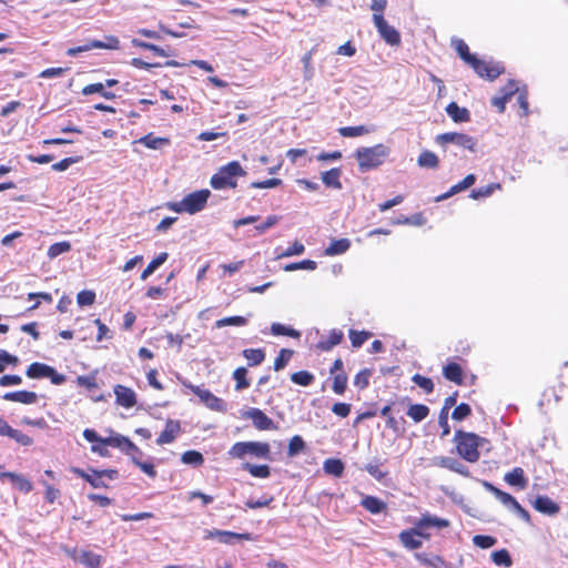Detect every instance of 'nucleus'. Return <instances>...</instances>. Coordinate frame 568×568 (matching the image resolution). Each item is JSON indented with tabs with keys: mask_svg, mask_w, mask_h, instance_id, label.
Instances as JSON below:
<instances>
[{
	"mask_svg": "<svg viewBox=\"0 0 568 568\" xmlns=\"http://www.w3.org/2000/svg\"><path fill=\"white\" fill-rule=\"evenodd\" d=\"M454 48L457 51L458 55L463 61H465L468 65L476 59V55L471 54L469 51L468 44L462 40L457 39L454 41Z\"/></svg>",
	"mask_w": 568,
	"mask_h": 568,
	"instance_id": "c9c22d12",
	"label": "nucleus"
},
{
	"mask_svg": "<svg viewBox=\"0 0 568 568\" xmlns=\"http://www.w3.org/2000/svg\"><path fill=\"white\" fill-rule=\"evenodd\" d=\"M95 302V293L90 290H83L77 295V303L79 306H91Z\"/></svg>",
	"mask_w": 568,
	"mask_h": 568,
	"instance_id": "4d7b16f0",
	"label": "nucleus"
},
{
	"mask_svg": "<svg viewBox=\"0 0 568 568\" xmlns=\"http://www.w3.org/2000/svg\"><path fill=\"white\" fill-rule=\"evenodd\" d=\"M305 251L304 245L295 241L290 247H287L283 253L278 254V257H288L293 255H300L303 254Z\"/></svg>",
	"mask_w": 568,
	"mask_h": 568,
	"instance_id": "774afa93",
	"label": "nucleus"
},
{
	"mask_svg": "<svg viewBox=\"0 0 568 568\" xmlns=\"http://www.w3.org/2000/svg\"><path fill=\"white\" fill-rule=\"evenodd\" d=\"M323 468L327 475H332L334 477H342L345 469V465L338 458H328L324 462Z\"/></svg>",
	"mask_w": 568,
	"mask_h": 568,
	"instance_id": "7c9ffc66",
	"label": "nucleus"
},
{
	"mask_svg": "<svg viewBox=\"0 0 568 568\" xmlns=\"http://www.w3.org/2000/svg\"><path fill=\"white\" fill-rule=\"evenodd\" d=\"M187 387L199 396L201 403H203L207 408L216 412H224L226 409L225 403L212 394L209 389H204L200 386L187 385Z\"/></svg>",
	"mask_w": 568,
	"mask_h": 568,
	"instance_id": "9b49d317",
	"label": "nucleus"
},
{
	"mask_svg": "<svg viewBox=\"0 0 568 568\" xmlns=\"http://www.w3.org/2000/svg\"><path fill=\"white\" fill-rule=\"evenodd\" d=\"M374 26L381 38L392 47H398L402 42L400 33L387 23L385 18L376 17Z\"/></svg>",
	"mask_w": 568,
	"mask_h": 568,
	"instance_id": "9d476101",
	"label": "nucleus"
},
{
	"mask_svg": "<svg viewBox=\"0 0 568 568\" xmlns=\"http://www.w3.org/2000/svg\"><path fill=\"white\" fill-rule=\"evenodd\" d=\"M83 437L93 444L91 450L102 457L109 456L108 446L119 448L124 453L138 452V447L128 437L120 434L102 438L93 429H84Z\"/></svg>",
	"mask_w": 568,
	"mask_h": 568,
	"instance_id": "f03ea898",
	"label": "nucleus"
},
{
	"mask_svg": "<svg viewBox=\"0 0 568 568\" xmlns=\"http://www.w3.org/2000/svg\"><path fill=\"white\" fill-rule=\"evenodd\" d=\"M70 470L77 476L87 480L93 488H105L106 484L101 479L100 475H97L94 471L92 475L87 474L83 469L78 467H71Z\"/></svg>",
	"mask_w": 568,
	"mask_h": 568,
	"instance_id": "cd10ccee",
	"label": "nucleus"
},
{
	"mask_svg": "<svg viewBox=\"0 0 568 568\" xmlns=\"http://www.w3.org/2000/svg\"><path fill=\"white\" fill-rule=\"evenodd\" d=\"M243 468L254 477L266 478L270 476V468L266 465L245 464Z\"/></svg>",
	"mask_w": 568,
	"mask_h": 568,
	"instance_id": "864d4df0",
	"label": "nucleus"
},
{
	"mask_svg": "<svg viewBox=\"0 0 568 568\" xmlns=\"http://www.w3.org/2000/svg\"><path fill=\"white\" fill-rule=\"evenodd\" d=\"M503 95L494 97L491 99V105H494L499 113H503L506 109V103L517 92V84L514 80L508 81L506 87L503 89Z\"/></svg>",
	"mask_w": 568,
	"mask_h": 568,
	"instance_id": "f3484780",
	"label": "nucleus"
},
{
	"mask_svg": "<svg viewBox=\"0 0 568 568\" xmlns=\"http://www.w3.org/2000/svg\"><path fill=\"white\" fill-rule=\"evenodd\" d=\"M132 43L135 47L152 51L155 55H159V57H168L169 55V53L163 48H161L156 44L140 41L136 39H133Z\"/></svg>",
	"mask_w": 568,
	"mask_h": 568,
	"instance_id": "5fc2aeb1",
	"label": "nucleus"
},
{
	"mask_svg": "<svg viewBox=\"0 0 568 568\" xmlns=\"http://www.w3.org/2000/svg\"><path fill=\"white\" fill-rule=\"evenodd\" d=\"M416 559L428 567L433 568H453L452 564L444 560L437 555H427L425 552L415 554Z\"/></svg>",
	"mask_w": 568,
	"mask_h": 568,
	"instance_id": "4be33fe9",
	"label": "nucleus"
},
{
	"mask_svg": "<svg viewBox=\"0 0 568 568\" xmlns=\"http://www.w3.org/2000/svg\"><path fill=\"white\" fill-rule=\"evenodd\" d=\"M181 460L187 465L200 466L203 464L204 458L200 452L187 450L182 454Z\"/></svg>",
	"mask_w": 568,
	"mask_h": 568,
	"instance_id": "09e8293b",
	"label": "nucleus"
},
{
	"mask_svg": "<svg viewBox=\"0 0 568 568\" xmlns=\"http://www.w3.org/2000/svg\"><path fill=\"white\" fill-rule=\"evenodd\" d=\"M373 372L369 368H364L361 372H358L354 378V385L359 388L364 389L369 384V377L372 376Z\"/></svg>",
	"mask_w": 568,
	"mask_h": 568,
	"instance_id": "6e6d98bb",
	"label": "nucleus"
},
{
	"mask_svg": "<svg viewBox=\"0 0 568 568\" xmlns=\"http://www.w3.org/2000/svg\"><path fill=\"white\" fill-rule=\"evenodd\" d=\"M6 436L14 439L17 443L23 446H29L32 443V439L28 435L21 433L20 430L13 429L11 426L10 430L6 434Z\"/></svg>",
	"mask_w": 568,
	"mask_h": 568,
	"instance_id": "680f3d73",
	"label": "nucleus"
},
{
	"mask_svg": "<svg viewBox=\"0 0 568 568\" xmlns=\"http://www.w3.org/2000/svg\"><path fill=\"white\" fill-rule=\"evenodd\" d=\"M304 448V442L302 439V437L300 436H294L291 440H290V444H288V456L293 457L295 455H297L298 453H301Z\"/></svg>",
	"mask_w": 568,
	"mask_h": 568,
	"instance_id": "69168bd1",
	"label": "nucleus"
},
{
	"mask_svg": "<svg viewBox=\"0 0 568 568\" xmlns=\"http://www.w3.org/2000/svg\"><path fill=\"white\" fill-rule=\"evenodd\" d=\"M316 267H317V264H316L315 261L304 260V261H301V262H295V263L286 264L284 266V271H286V272H293V271H296V270H311V271H314V270H316Z\"/></svg>",
	"mask_w": 568,
	"mask_h": 568,
	"instance_id": "3c124183",
	"label": "nucleus"
},
{
	"mask_svg": "<svg viewBox=\"0 0 568 568\" xmlns=\"http://www.w3.org/2000/svg\"><path fill=\"white\" fill-rule=\"evenodd\" d=\"M435 142L442 148H446L447 144L453 143L470 152H476L477 150V139L462 132H446L438 134L435 138Z\"/></svg>",
	"mask_w": 568,
	"mask_h": 568,
	"instance_id": "0eeeda50",
	"label": "nucleus"
},
{
	"mask_svg": "<svg viewBox=\"0 0 568 568\" xmlns=\"http://www.w3.org/2000/svg\"><path fill=\"white\" fill-rule=\"evenodd\" d=\"M281 217L277 215H268L265 221L258 225L255 226V230L257 233L263 234L268 229L273 227L280 222Z\"/></svg>",
	"mask_w": 568,
	"mask_h": 568,
	"instance_id": "338daca9",
	"label": "nucleus"
},
{
	"mask_svg": "<svg viewBox=\"0 0 568 568\" xmlns=\"http://www.w3.org/2000/svg\"><path fill=\"white\" fill-rule=\"evenodd\" d=\"M534 508L545 515L554 516L559 513V506L547 496H538L534 504Z\"/></svg>",
	"mask_w": 568,
	"mask_h": 568,
	"instance_id": "aec40b11",
	"label": "nucleus"
},
{
	"mask_svg": "<svg viewBox=\"0 0 568 568\" xmlns=\"http://www.w3.org/2000/svg\"><path fill=\"white\" fill-rule=\"evenodd\" d=\"M344 338V333L341 329H332L326 341H322V351L328 352L335 345H338Z\"/></svg>",
	"mask_w": 568,
	"mask_h": 568,
	"instance_id": "79ce46f5",
	"label": "nucleus"
},
{
	"mask_svg": "<svg viewBox=\"0 0 568 568\" xmlns=\"http://www.w3.org/2000/svg\"><path fill=\"white\" fill-rule=\"evenodd\" d=\"M38 394L29 390L9 392L3 395V399L8 402H17L21 404H36L38 402Z\"/></svg>",
	"mask_w": 568,
	"mask_h": 568,
	"instance_id": "a211bd4d",
	"label": "nucleus"
},
{
	"mask_svg": "<svg viewBox=\"0 0 568 568\" xmlns=\"http://www.w3.org/2000/svg\"><path fill=\"white\" fill-rule=\"evenodd\" d=\"M82 93L84 95H89V94H93V93H100L103 98H105L108 100H113L115 98V94L113 92L104 90V84L101 83V82L91 83V84L85 85L82 89Z\"/></svg>",
	"mask_w": 568,
	"mask_h": 568,
	"instance_id": "58836bf2",
	"label": "nucleus"
},
{
	"mask_svg": "<svg viewBox=\"0 0 568 568\" xmlns=\"http://www.w3.org/2000/svg\"><path fill=\"white\" fill-rule=\"evenodd\" d=\"M412 381L422 389H424L427 394H430L434 390V383L430 378L422 376L419 374H415L412 377Z\"/></svg>",
	"mask_w": 568,
	"mask_h": 568,
	"instance_id": "bf43d9fd",
	"label": "nucleus"
},
{
	"mask_svg": "<svg viewBox=\"0 0 568 568\" xmlns=\"http://www.w3.org/2000/svg\"><path fill=\"white\" fill-rule=\"evenodd\" d=\"M3 478H8L11 483L21 491L29 493L32 490V484L26 477L10 471H4L1 474Z\"/></svg>",
	"mask_w": 568,
	"mask_h": 568,
	"instance_id": "bb28decb",
	"label": "nucleus"
},
{
	"mask_svg": "<svg viewBox=\"0 0 568 568\" xmlns=\"http://www.w3.org/2000/svg\"><path fill=\"white\" fill-rule=\"evenodd\" d=\"M244 175L246 172L242 165L237 161H231L212 175L210 184L214 190L235 189L237 186L236 178Z\"/></svg>",
	"mask_w": 568,
	"mask_h": 568,
	"instance_id": "20e7f679",
	"label": "nucleus"
},
{
	"mask_svg": "<svg viewBox=\"0 0 568 568\" xmlns=\"http://www.w3.org/2000/svg\"><path fill=\"white\" fill-rule=\"evenodd\" d=\"M331 374L333 376V390L337 395H342L347 386V376L343 371V362L341 358H337L334 362V365L331 369Z\"/></svg>",
	"mask_w": 568,
	"mask_h": 568,
	"instance_id": "4468645a",
	"label": "nucleus"
},
{
	"mask_svg": "<svg viewBox=\"0 0 568 568\" xmlns=\"http://www.w3.org/2000/svg\"><path fill=\"white\" fill-rule=\"evenodd\" d=\"M342 170L338 168L331 169L329 171L322 174V182L329 187L341 189L342 183L339 181Z\"/></svg>",
	"mask_w": 568,
	"mask_h": 568,
	"instance_id": "473e14b6",
	"label": "nucleus"
},
{
	"mask_svg": "<svg viewBox=\"0 0 568 568\" xmlns=\"http://www.w3.org/2000/svg\"><path fill=\"white\" fill-rule=\"evenodd\" d=\"M169 257L166 252L160 253L155 258H153L148 266L141 273V280H146L158 267H160Z\"/></svg>",
	"mask_w": 568,
	"mask_h": 568,
	"instance_id": "e433bc0d",
	"label": "nucleus"
},
{
	"mask_svg": "<svg viewBox=\"0 0 568 568\" xmlns=\"http://www.w3.org/2000/svg\"><path fill=\"white\" fill-rule=\"evenodd\" d=\"M247 416L258 429H268L272 426V419L257 408H252Z\"/></svg>",
	"mask_w": 568,
	"mask_h": 568,
	"instance_id": "c85d7f7f",
	"label": "nucleus"
},
{
	"mask_svg": "<svg viewBox=\"0 0 568 568\" xmlns=\"http://www.w3.org/2000/svg\"><path fill=\"white\" fill-rule=\"evenodd\" d=\"M505 481L510 486H516L524 489L527 486V479L523 468L515 467L511 471L507 473L504 477Z\"/></svg>",
	"mask_w": 568,
	"mask_h": 568,
	"instance_id": "b1692460",
	"label": "nucleus"
},
{
	"mask_svg": "<svg viewBox=\"0 0 568 568\" xmlns=\"http://www.w3.org/2000/svg\"><path fill=\"white\" fill-rule=\"evenodd\" d=\"M387 7V0H372L371 10L373 11V22H375L376 17L384 18V11Z\"/></svg>",
	"mask_w": 568,
	"mask_h": 568,
	"instance_id": "0e129e2a",
	"label": "nucleus"
},
{
	"mask_svg": "<svg viewBox=\"0 0 568 568\" xmlns=\"http://www.w3.org/2000/svg\"><path fill=\"white\" fill-rule=\"evenodd\" d=\"M338 132L344 138H356L368 133L369 130L365 125H357L339 128Z\"/></svg>",
	"mask_w": 568,
	"mask_h": 568,
	"instance_id": "49530a36",
	"label": "nucleus"
},
{
	"mask_svg": "<svg viewBox=\"0 0 568 568\" xmlns=\"http://www.w3.org/2000/svg\"><path fill=\"white\" fill-rule=\"evenodd\" d=\"M471 414V408L468 404L462 403L455 407L452 414L454 420L460 422Z\"/></svg>",
	"mask_w": 568,
	"mask_h": 568,
	"instance_id": "052dcab7",
	"label": "nucleus"
},
{
	"mask_svg": "<svg viewBox=\"0 0 568 568\" xmlns=\"http://www.w3.org/2000/svg\"><path fill=\"white\" fill-rule=\"evenodd\" d=\"M491 560L499 567H510L513 559L506 549L496 550L491 554Z\"/></svg>",
	"mask_w": 568,
	"mask_h": 568,
	"instance_id": "c03bdc74",
	"label": "nucleus"
},
{
	"mask_svg": "<svg viewBox=\"0 0 568 568\" xmlns=\"http://www.w3.org/2000/svg\"><path fill=\"white\" fill-rule=\"evenodd\" d=\"M445 110L450 119L456 123L468 122L470 120L469 110L459 106L456 102H450Z\"/></svg>",
	"mask_w": 568,
	"mask_h": 568,
	"instance_id": "5701e85b",
	"label": "nucleus"
},
{
	"mask_svg": "<svg viewBox=\"0 0 568 568\" xmlns=\"http://www.w3.org/2000/svg\"><path fill=\"white\" fill-rule=\"evenodd\" d=\"M429 414V408L424 404H413L407 409V415L415 422L424 420Z\"/></svg>",
	"mask_w": 568,
	"mask_h": 568,
	"instance_id": "f704fd0d",
	"label": "nucleus"
},
{
	"mask_svg": "<svg viewBox=\"0 0 568 568\" xmlns=\"http://www.w3.org/2000/svg\"><path fill=\"white\" fill-rule=\"evenodd\" d=\"M180 430V423L178 420L169 419L165 424L164 430L158 437L156 443L159 445L172 443L176 438Z\"/></svg>",
	"mask_w": 568,
	"mask_h": 568,
	"instance_id": "6ab92c4d",
	"label": "nucleus"
},
{
	"mask_svg": "<svg viewBox=\"0 0 568 568\" xmlns=\"http://www.w3.org/2000/svg\"><path fill=\"white\" fill-rule=\"evenodd\" d=\"M246 322H247L246 318L243 316H230V317H224V318L217 320L215 322V327L222 328L225 326H243L246 324Z\"/></svg>",
	"mask_w": 568,
	"mask_h": 568,
	"instance_id": "8fccbe9b",
	"label": "nucleus"
},
{
	"mask_svg": "<svg viewBox=\"0 0 568 568\" xmlns=\"http://www.w3.org/2000/svg\"><path fill=\"white\" fill-rule=\"evenodd\" d=\"M101 561V556L94 552L84 550L80 554V564L87 566L88 568H102Z\"/></svg>",
	"mask_w": 568,
	"mask_h": 568,
	"instance_id": "a19ab883",
	"label": "nucleus"
},
{
	"mask_svg": "<svg viewBox=\"0 0 568 568\" xmlns=\"http://www.w3.org/2000/svg\"><path fill=\"white\" fill-rule=\"evenodd\" d=\"M119 48H120L119 39L116 37H114V36H108L105 38V42L100 41V40H93V41L88 42L84 45H80V47H77V48H71V49L68 50L67 53L69 55H75V54H78L80 52L89 51V50H92V49L118 50Z\"/></svg>",
	"mask_w": 568,
	"mask_h": 568,
	"instance_id": "ddd939ff",
	"label": "nucleus"
},
{
	"mask_svg": "<svg viewBox=\"0 0 568 568\" xmlns=\"http://www.w3.org/2000/svg\"><path fill=\"white\" fill-rule=\"evenodd\" d=\"M481 438L474 434L464 430H456L454 442L458 455L469 463H475L479 459L478 446Z\"/></svg>",
	"mask_w": 568,
	"mask_h": 568,
	"instance_id": "39448f33",
	"label": "nucleus"
},
{
	"mask_svg": "<svg viewBox=\"0 0 568 568\" xmlns=\"http://www.w3.org/2000/svg\"><path fill=\"white\" fill-rule=\"evenodd\" d=\"M449 525L450 524L447 519L426 514L418 518V520L415 523L414 528L403 530L402 532H399L398 539L405 548L409 550H415L423 546V541L420 539V536L423 535V529H443L447 528Z\"/></svg>",
	"mask_w": 568,
	"mask_h": 568,
	"instance_id": "f257e3e1",
	"label": "nucleus"
},
{
	"mask_svg": "<svg viewBox=\"0 0 568 568\" xmlns=\"http://www.w3.org/2000/svg\"><path fill=\"white\" fill-rule=\"evenodd\" d=\"M270 329L271 333L276 336L285 335L294 338H300L301 336V333L298 331L281 323H273Z\"/></svg>",
	"mask_w": 568,
	"mask_h": 568,
	"instance_id": "37998d69",
	"label": "nucleus"
},
{
	"mask_svg": "<svg viewBox=\"0 0 568 568\" xmlns=\"http://www.w3.org/2000/svg\"><path fill=\"white\" fill-rule=\"evenodd\" d=\"M27 375L30 378H50V381L54 385H61L65 377L62 374H59L49 365L42 363H33L27 369Z\"/></svg>",
	"mask_w": 568,
	"mask_h": 568,
	"instance_id": "6e6552de",
	"label": "nucleus"
},
{
	"mask_svg": "<svg viewBox=\"0 0 568 568\" xmlns=\"http://www.w3.org/2000/svg\"><path fill=\"white\" fill-rule=\"evenodd\" d=\"M251 540L252 537L250 534H237L227 530H221L219 534V541L222 544H232L233 540Z\"/></svg>",
	"mask_w": 568,
	"mask_h": 568,
	"instance_id": "a18cd8bd",
	"label": "nucleus"
},
{
	"mask_svg": "<svg viewBox=\"0 0 568 568\" xmlns=\"http://www.w3.org/2000/svg\"><path fill=\"white\" fill-rule=\"evenodd\" d=\"M434 465L449 469V470L455 471L465 477L469 476L468 468L463 463H460L458 459L453 458V457H446V456L435 457Z\"/></svg>",
	"mask_w": 568,
	"mask_h": 568,
	"instance_id": "dca6fc26",
	"label": "nucleus"
},
{
	"mask_svg": "<svg viewBox=\"0 0 568 568\" xmlns=\"http://www.w3.org/2000/svg\"><path fill=\"white\" fill-rule=\"evenodd\" d=\"M270 454V446L261 442H239L229 450L232 458L242 459L245 456H254L257 458H266Z\"/></svg>",
	"mask_w": 568,
	"mask_h": 568,
	"instance_id": "423d86ee",
	"label": "nucleus"
},
{
	"mask_svg": "<svg viewBox=\"0 0 568 568\" xmlns=\"http://www.w3.org/2000/svg\"><path fill=\"white\" fill-rule=\"evenodd\" d=\"M496 190H501L500 183H490L485 186H480L471 190L470 197L478 200L490 196Z\"/></svg>",
	"mask_w": 568,
	"mask_h": 568,
	"instance_id": "4c0bfd02",
	"label": "nucleus"
},
{
	"mask_svg": "<svg viewBox=\"0 0 568 568\" xmlns=\"http://www.w3.org/2000/svg\"><path fill=\"white\" fill-rule=\"evenodd\" d=\"M113 392L115 395V402L119 406L124 408H132L136 404V394L135 392L123 385H115L113 387Z\"/></svg>",
	"mask_w": 568,
	"mask_h": 568,
	"instance_id": "2eb2a0df",
	"label": "nucleus"
},
{
	"mask_svg": "<svg viewBox=\"0 0 568 568\" xmlns=\"http://www.w3.org/2000/svg\"><path fill=\"white\" fill-rule=\"evenodd\" d=\"M348 336L352 346L358 348L373 336V333L368 331L349 329Z\"/></svg>",
	"mask_w": 568,
	"mask_h": 568,
	"instance_id": "ea45409f",
	"label": "nucleus"
},
{
	"mask_svg": "<svg viewBox=\"0 0 568 568\" xmlns=\"http://www.w3.org/2000/svg\"><path fill=\"white\" fill-rule=\"evenodd\" d=\"M71 250V244L68 241L57 242L49 246L48 256L54 258L63 253H68Z\"/></svg>",
	"mask_w": 568,
	"mask_h": 568,
	"instance_id": "de8ad7c7",
	"label": "nucleus"
},
{
	"mask_svg": "<svg viewBox=\"0 0 568 568\" xmlns=\"http://www.w3.org/2000/svg\"><path fill=\"white\" fill-rule=\"evenodd\" d=\"M470 67L480 78L489 81H494L505 71L504 67L499 63L487 62L477 57L471 62Z\"/></svg>",
	"mask_w": 568,
	"mask_h": 568,
	"instance_id": "1a4fd4ad",
	"label": "nucleus"
},
{
	"mask_svg": "<svg viewBox=\"0 0 568 568\" xmlns=\"http://www.w3.org/2000/svg\"><path fill=\"white\" fill-rule=\"evenodd\" d=\"M139 143L143 144L148 149L156 150V149H160L162 145L170 144V139L158 138V136H154L152 133H149V134L142 136L139 140Z\"/></svg>",
	"mask_w": 568,
	"mask_h": 568,
	"instance_id": "72a5a7b5",
	"label": "nucleus"
},
{
	"mask_svg": "<svg viewBox=\"0 0 568 568\" xmlns=\"http://www.w3.org/2000/svg\"><path fill=\"white\" fill-rule=\"evenodd\" d=\"M475 182H476V176L474 174H468L460 182L453 185L446 193L438 195L435 199V201L439 202V201L446 200L449 196L470 187Z\"/></svg>",
	"mask_w": 568,
	"mask_h": 568,
	"instance_id": "412c9836",
	"label": "nucleus"
},
{
	"mask_svg": "<svg viewBox=\"0 0 568 568\" xmlns=\"http://www.w3.org/2000/svg\"><path fill=\"white\" fill-rule=\"evenodd\" d=\"M473 542L475 546H477L481 549H487V548L493 547L497 542V540L495 537H491V536L475 535L473 537Z\"/></svg>",
	"mask_w": 568,
	"mask_h": 568,
	"instance_id": "13d9d810",
	"label": "nucleus"
},
{
	"mask_svg": "<svg viewBox=\"0 0 568 568\" xmlns=\"http://www.w3.org/2000/svg\"><path fill=\"white\" fill-rule=\"evenodd\" d=\"M517 102L521 109V116H527L529 114V103H528V93L526 90L519 91L517 89Z\"/></svg>",
	"mask_w": 568,
	"mask_h": 568,
	"instance_id": "e2e57ef3",
	"label": "nucleus"
},
{
	"mask_svg": "<svg viewBox=\"0 0 568 568\" xmlns=\"http://www.w3.org/2000/svg\"><path fill=\"white\" fill-rule=\"evenodd\" d=\"M417 164L420 168L437 169L439 166V159L434 152L425 150L418 155Z\"/></svg>",
	"mask_w": 568,
	"mask_h": 568,
	"instance_id": "2f4dec72",
	"label": "nucleus"
},
{
	"mask_svg": "<svg viewBox=\"0 0 568 568\" xmlns=\"http://www.w3.org/2000/svg\"><path fill=\"white\" fill-rule=\"evenodd\" d=\"M389 155V148L379 143L369 148H359L355 151V159L361 172H367L382 165Z\"/></svg>",
	"mask_w": 568,
	"mask_h": 568,
	"instance_id": "7ed1b4c3",
	"label": "nucleus"
},
{
	"mask_svg": "<svg viewBox=\"0 0 568 568\" xmlns=\"http://www.w3.org/2000/svg\"><path fill=\"white\" fill-rule=\"evenodd\" d=\"M361 505L367 511H369L371 514H374V515L383 513L387 507L386 504L382 499L374 497V496H365L362 499Z\"/></svg>",
	"mask_w": 568,
	"mask_h": 568,
	"instance_id": "393cba45",
	"label": "nucleus"
},
{
	"mask_svg": "<svg viewBox=\"0 0 568 568\" xmlns=\"http://www.w3.org/2000/svg\"><path fill=\"white\" fill-rule=\"evenodd\" d=\"M211 195V192L207 189L199 190L195 192H192L184 196V204L186 206V213L189 214H195L200 211H202L207 200Z\"/></svg>",
	"mask_w": 568,
	"mask_h": 568,
	"instance_id": "f8f14e48",
	"label": "nucleus"
},
{
	"mask_svg": "<svg viewBox=\"0 0 568 568\" xmlns=\"http://www.w3.org/2000/svg\"><path fill=\"white\" fill-rule=\"evenodd\" d=\"M82 159L83 158L81 155L64 158L61 161L52 164L51 169L57 172H62L68 170L72 164L79 163L82 161Z\"/></svg>",
	"mask_w": 568,
	"mask_h": 568,
	"instance_id": "603ef678",
	"label": "nucleus"
},
{
	"mask_svg": "<svg viewBox=\"0 0 568 568\" xmlns=\"http://www.w3.org/2000/svg\"><path fill=\"white\" fill-rule=\"evenodd\" d=\"M443 375L446 379L454 382L457 385L463 384V369L457 363H449L444 366Z\"/></svg>",
	"mask_w": 568,
	"mask_h": 568,
	"instance_id": "a878e982",
	"label": "nucleus"
},
{
	"mask_svg": "<svg viewBox=\"0 0 568 568\" xmlns=\"http://www.w3.org/2000/svg\"><path fill=\"white\" fill-rule=\"evenodd\" d=\"M349 247L351 241L348 239L333 240L324 253L329 256L339 255L348 251Z\"/></svg>",
	"mask_w": 568,
	"mask_h": 568,
	"instance_id": "c756f323",
	"label": "nucleus"
}]
</instances>
